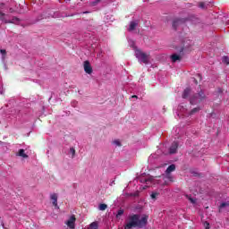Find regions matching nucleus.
Instances as JSON below:
<instances>
[{"label": "nucleus", "mask_w": 229, "mask_h": 229, "mask_svg": "<svg viewBox=\"0 0 229 229\" xmlns=\"http://www.w3.org/2000/svg\"><path fill=\"white\" fill-rule=\"evenodd\" d=\"M148 225V216L140 217L139 214L130 215L123 226L124 229L144 228Z\"/></svg>", "instance_id": "obj_1"}, {"label": "nucleus", "mask_w": 229, "mask_h": 229, "mask_svg": "<svg viewBox=\"0 0 229 229\" xmlns=\"http://www.w3.org/2000/svg\"><path fill=\"white\" fill-rule=\"evenodd\" d=\"M205 93L200 90L199 93H195L190 98V104L191 105H199L201 101L205 99Z\"/></svg>", "instance_id": "obj_2"}, {"label": "nucleus", "mask_w": 229, "mask_h": 229, "mask_svg": "<svg viewBox=\"0 0 229 229\" xmlns=\"http://www.w3.org/2000/svg\"><path fill=\"white\" fill-rule=\"evenodd\" d=\"M135 56L136 58H138L139 62L145 64V65H148V64H149V55L142 52V50L137 49L135 51Z\"/></svg>", "instance_id": "obj_3"}, {"label": "nucleus", "mask_w": 229, "mask_h": 229, "mask_svg": "<svg viewBox=\"0 0 229 229\" xmlns=\"http://www.w3.org/2000/svg\"><path fill=\"white\" fill-rule=\"evenodd\" d=\"M187 19L185 18H176L173 21L172 27L174 30H178V26H182V24L185 23Z\"/></svg>", "instance_id": "obj_4"}, {"label": "nucleus", "mask_w": 229, "mask_h": 229, "mask_svg": "<svg viewBox=\"0 0 229 229\" xmlns=\"http://www.w3.org/2000/svg\"><path fill=\"white\" fill-rule=\"evenodd\" d=\"M68 228L74 229L76 228V216L72 215L66 222Z\"/></svg>", "instance_id": "obj_5"}, {"label": "nucleus", "mask_w": 229, "mask_h": 229, "mask_svg": "<svg viewBox=\"0 0 229 229\" xmlns=\"http://www.w3.org/2000/svg\"><path fill=\"white\" fill-rule=\"evenodd\" d=\"M83 67L86 74H90L92 72V65H90V62L84 61Z\"/></svg>", "instance_id": "obj_6"}, {"label": "nucleus", "mask_w": 229, "mask_h": 229, "mask_svg": "<svg viewBox=\"0 0 229 229\" xmlns=\"http://www.w3.org/2000/svg\"><path fill=\"white\" fill-rule=\"evenodd\" d=\"M178 141H174L169 148L170 155H174L178 151Z\"/></svg>", "instance_id": "obj_7"}, {"label": "nucleus", "mask_w": 229, "mask_h": 229, "mask_svg": "<svg viewBox=\"0 0 229 229\" xmlns=\"http://www.w3.org/2000/svg\"><path fill=\"white\" fill-rule=\"evenodd\" d=\"M191 93H192V89L191 88H186L182 94V99H187Z\"/></svg>", "instance_id": "obj_8"}, {"label": "nucleus", "mask_w": 229, "mask_h": 229, "mask_svg": "<svg viewBox=\"0 0 229 229\" xmlns=\"http://www.w3.org/2000/svg\"><path fill=\"white\" fill-rule=\"evenodd\" d=\"M50 199L53 201L54 207H55V208H58V195L56 193H53L51 194Z\"/></svg>", "instance_id": "obj_9"}, {"label": "nucleus", "mask_w": 229, "mask_h": 229, "mask_svg": "<svg viewBox=\"0 0 229 229\" xmlns=\"http://www.w3.org/2000/svg\"><path fill=\"white\" fill-rule=\"evenodd\" d=\"M171 60L174 64H176V62H181L182 61V56L177 54H173L171 55Z\"/></svg>", "instance_id": "obj_10"}, {"label": "nucleus", "mask_w": 229, "mask_h": 229, "mask_svg": "<svg viewBox=\"0 0 229 229\" xmlns=\"http://www.w3.org/2000/svg\"><path fill=\"white\" fill-rule=\"evenodd\" d=\"M174 171H176V165L172 164L166 168L165 174H171Z\"/></svg>", "instance_id": "obj_11"}, {"label": "nucleus", "mask_w": 229, "mask_h": 229, "mask_svg": "<svg viewBox=\"0 0 229 229\" xmlns=\"http://www.w3.org/2000/svg\"><path fill=\"white\" fill-rule=\"evenodd\" d=\"M17 157H21L22 158H28V155L25 153V150L23 148H21L17 154H16Z\"/></svg>", "instance_id": "obj_12"}, {"label": "nucleus", "mask_w": 229, "mask_h": 229, "mask_svg": "<svg viewBox=\"0 0 229 229\" xmlns=\"http://www.w3.org/2000/svg\"><path fill=\"white\" fill-rule=\"evenodd\" d=\"M137 26H139V22L131 21L128 31H133Z\"/></svg>", "instance_id": "obj_13"}, {"label": "nucleus", "mask_w": 229, "mask_h": 229, "mask_svg": "<svg viewBox=\"0 0 229 229\" xmlns=\"http://www.w3.org/2000/svg\"><path fill=\"white\" fill-rule=\"evenodd\" d=\"M8 14L4 13V15L0 16V21H2V22H4V24H8V22H12L9 21V20H7Z\"/></svg>", "instance_id": "obj_14"}, {"label": "nucleus", "mask_w": 229, "mask_h": 229, "mask_svg": "<svg viewBox=\"0 0 229 229\" xmlns=\"http://www.w3.org/2000/svg\"><path fill=\"white\" fill-rule=\"evenodd\" d=\"M20 21H21V20H20L19 18H17V17H13L12 20H9L8 24H19Z\"/></svg>", "instance_id": "obj_15"}, {"label": "nucleus", "mask_w": 229, "mask_h": 229, "mask_svg": "<svg viewBox=\"0 0 229 229\" xmlns=\"http://www.w3.org/2000/svg\"><path fill=\"white\" fill-rule=\"evenodd\" d=\"M199 110H201V108L199 106H197V107L191 109V111L190 112V115H194V114H198V112H199Z\"/></svg>", "instance_id": "obj_16"}, {"label": "nucleus", "mask_w": 229, "mask_h": 229, "mask_svg": "<svg viewBox=\"0 0 229 229\" xmlns=\"http://www.w3.org/2000/svg\"><path fill=\"white\" fill-rule=\"evenodd\" d=\"M98 228H99L98 222H93L89 225V229H98Z\"/></svg>", "instance_id": "obj_17"}, {"label": "nucleus", "mask_w": 229, "mask_h": 229, "mask_svg": "<svg viewBox=\"0 0 229 229\" xmlns=\"http://www.w3.org/2000/svg\"><path fill=\"white\" fill-rule=\"evenodd\" d=\"M165 179L169 180V182H174V177H173L171 174H166Z\"/></svg>", "instance_id": "obj_18"}, {"label": "nucleus", "mask_w": 229, "mask_h": 229, "mask_svg": "<svg viewBox=\"0 0 229 229\" xmlns=\"http://www.w3.org/2000/svg\"><path fill=\"white\" fill-rule=\"evenodd\" d=\"M98 208H99V210H106V208H108V206L106 205V204H100L99 206H98Z\"/></svg>", "instance_id": "obj_19"}, {"label": "nucleus", "mask_w": 229, "mask_h": 229, "mask_svg": "<svg viewBox=\"0 0 229 229\" xmlns=\"http://www.w3.org/2000/svg\"><path fill=\"white\" fill-rule=\"evenodd\" d=\"M222 62H223V64H225L226 65H229V58H228V56H224L222 58Z\"/></svg>", "instance_id": "obj_20"}, {"label": "nucleus", "mask_w": 229, "mask_h": 229, "mask_svg": "<svg viewBox=\"0 0 229 229\" xmlns=\"http://www.w3.org/2000/svg\"><path fill=\"white\" fill-rule=\"evenodd\" d=\"M199 8H201V10H205V8H207V5L204 2H199Z\"/></svg>", "instance_id": "obj_21"}, {"label": "nucleus", "mask_w": 229, "mask_h": 229, "mask_svg": "<svg viewBox=\"0 0 229 229\" xmlns=\"http://www.w3.org/2000/svg\"><path fill=\"white\" fill-rule=\"evenodd\" d=\"M70 153L72 154V158H74V157L76 156V149H74V148H71Z\"/></svg>", "instance_id": "obj_22"}, {"label": "nucleus", "mask_w": 229, "mask_h": 229, "mask_svg": "<svg viewBox=\"0 0 229 229\" xmlns=\"http://www.w3.org/2000/svg\"><path fill=\"white\" fill-rule=\"evenodd\" d=\"M187 199H189V201H191V203H192L193 205L196 204V199H192L191 196L186 195Z\"/></svg>", "instance_id": "obj_23"}, {"label": "nucleus", "mask_w": 229, "mask_h": 229, "mask_svg": "<svg viewBox=\"0 0 229 229\" xmlns=\"http://www.w3.org/2000/svg\"><path fill=\"white\" fill-rule=\"evenodd\" d=\"M123 214H124V209H119L117 211L116 217L117 218L121 217V216H123Z\"/></svg>", "instance_id": "obj_24"}, {"label": "nucleus", "mask_w": 229, "mask_h": 229, "mask_svg": "<svg viewBox=\"0 0 229 229\" xmlns=\"http://www.w3.org/2000/svg\"><path fill=\"white\" fill-rule=\"evenodd\" d=\"M157 196H158V192H153V193H151L150 198L152 199H157Z\"/></svg>", "instance_id": "obj_25"}, {"label": "nucleus", "mask_w": 229, "mask_h": 229, "mask_svg": "<svg viewBox=\"0 0 229 229\" xmlns=\"http://www.w3.org/2000/svg\"><path fill=\"white\" fill-rule=\"evenodd\" d=\"M204 227L206 229H210V224L208 222H204Z\"/></svg>", "instance_id": "obj_26"}, {"label": "nucleus", "mask_w": 229, "mask_h": 229, "mask_svg": "<svg viewBox=\"0 0 229 229\" xmlns=\"http://www.w3.org/2000/svg\"><path fill=\"white\" fill-rule=\"evenodd\" d=\"M114 144H115V146H118V147H121V146H122L121 141H119L118 140H115L114 141Z\"/></svg>", "instance_id": "obj_27"}, {"label": "nucleus", "mask_w": 229, "mask_h": 229, "mask_svg": "<svg viewBox=\"0 0 229 229\" xmlns=\"http://www.w3.org/2000/svg\"><path fill=\"white\" fill-rule=\"evenodd\" d=\"M225 207H228V203L223 202V203L220 205V208H225Z\"/></svg>", "instance_id": "obj_28"}, {"label": "nucleus", "mask_w": 229, "mask_h": 229, "mask_svg": "<svg viewBox=\"0 0 229 229\" xmlns=\"http://www.w3.org/2000/svg\"><path fill=\"white\" fill-rule=\"evenodd\" d=\"M98 3H101V1L96 0L94 2L91 3L92 6H96V4H98Z\"/></svg>", "instance_id": "obj_29"}, {"label": "nucleus", "mask_w": 229, "mask_h": 229, "mask_svg": "<svg viewBox=\"0 0 229 229\" xmlns=\"http://www.w3.org/2000/svg\"><path fill=\"white\" fill-rule=\"evenodd\" d=\"M185 47H189V46H185V45H183V47H181L180 52H181V53H182V51H184V50H185Z\"/></svg>", "instance_id": "obj_30"}, {"label": "nucleus", "mask_w": 229, "mask_h": 229, "mask_svg": "<svg viewBox=\"0 0 229 229\" xmlns=\"http://www.w3.org/2000/svg\"><path fill=\"white\" fill-rule=\"evenodd\" d=\"M0 53H1V55H6V50H4V49H0Z\"/></svg>", "instance_id": "obj_31"}, {"label": "nucleus", "mask_w": 229, "mask_h": 229, "mask_svg": "<svg viewBox=\"0 0 229 229\" xmlns=\"http://www.w3.org/2000/svg\"><path fill=\"white\" fill-rule=\"evenodd\" d=\"M222 92H223V89L219 88V89H218V93H219V94H222Z\"/></svg>", "instance_id": "obj_32"}, {"label": "nucleus", "mask_w": 229, "mask_h": 229, "mask_svg": "<svg viewBox=\"0 0 229 229\" xmlns=\"http://www.w3.org/2000/svg\"><path fill=\"white\" fill-rule=\"evenodd\" d=\"M10 13H13V8L9 9Z\"/></svg>", "instance_id": "obj_33"}, {"label": "nucleus", "mask_w": 229, "mask_h": 229, "mask_svg": "<svg viewBox=\"0 0 229 229\" xmlns=\"http://www.w3.org/2000/svg\"><path fill=\"white\" fill-rule=\"evenodd\" d=\"M194 82L196 85H198V81L197 80H194Z\"/></svg>", "instance_id": "obj_34"}, {"label": "nucleus", "mask_w": 229, "mask_h": 229, "mask_svg": "<svg viewBox=\"0 0 229 229\" xmlns=\"http://www.w3.org/2000/svg\"><path fill=\"white\" fill-rule=\"evenodd\" d=\"M131 98H137V95H133Z\"/></svg>", "instance_id": "obj_35"}, {"label": "nucleus", "mask_w": 229, "mask_h": 229, "mask_svg": "<svg viewBox=\"0 0 229 229\" xmlns=\"http://www.w3.org/2000/svg\"><path fill=\"white\" fill-rule=\"evenodd\" d=\"M83 13H89V12H83Z\"/></svg>", "instance_id": "obj_36"}, {"label": "nucleus", "mask_w": 229, "mask_h": 229, "mask_svg": "<svg viewBox=\"0 0 229 229\" xmlns=\"http://www.w3.org/2000/svg\"><path fill=\"white\" fill-rule=\"evenodd\" d=\"M98 1H101V0H98Z\"/></svg>", "instance_id": "obj_37"}]
</instances>
